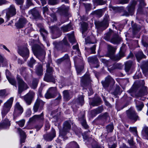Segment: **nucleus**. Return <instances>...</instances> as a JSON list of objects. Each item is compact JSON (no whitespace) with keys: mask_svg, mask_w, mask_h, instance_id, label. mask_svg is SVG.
I'll list each match as a JSON object with an SVG mask.
<instances>
[{"mask_svg":"<svg viewBox=\"0 0 148 148\" xmlns=\"http://www.w3.org/2000/svg\"><path fill=\"white\" fill-rule=\"evenodd\" d=\"M109 21V16L105 14L102 21H96L95 23L96 27L98 29L101 28L103 30H104L108 26Z\"/></svg>","mask_w":148,"mask_h":148,"instance_id":"nucleus-1","label":"nucleus"},{"mask_svg":"<svg viewBox=\"0 0 148 148\" xmlns=\"http://www.w3.org/2000/svg\"><path fill=\"white\" fill-rule=\"evenodd\" d=\"M13 100L14 98L11 97L4 104L1 110V114L3 116H5L10 110Z\"/></svg>","mask_w":148,"mask_h":148,"instance_id":"nucleus-2","label":"nucleus"},{"mask_svg":"<svg viewBox=\"0 0 148 148\" xmlns=\"http://www.w3.org/2000/svg\"><path fill=\"white\" fill-rule=\"evenodd\" d=\"M18 88V93L21 94L23 91L29 88L27 84L20 77L17 76V78Z\"/></svg>","mask_w":148,"mask_h":148,"instance_id":"nucleus-3","label":"nucleus"},{"mask_svg":"<svg viewBox=\"0 0 148 148\" xmlns=\"http://www.w3.org/2000/svg\"><path fill=\"white\" fill-rule=\"evenodd\" d=\"M71 129L70 122L68 121H65L63 124L62 130L60 131V133L62 135L64 136L69 132Z\"/></svg>","mask_w":148,"mask_h":148,"instance_id":"nucleus-4","label":"nucleus"},{"mask_svg":"<svg viewBox=\"0 0 148 148\" xmlns=\"http://www.w3.org/2000/svg\"><path fill=\"white\" fill-rule=\"evenodd\" d=\"M16 14V10L15 6L11 5L7 9L6 12V17L8 20L11 17L13 16Z\"/></svg>","mask_w":148,"mask_h":148,"instance_id":"nucleus-5","label":"nucleus"},{"mask_svg":"<svg viewBox=\"0 0 148 148\" xmlns=\"http://www.w3.org/2000/svg\"><path fill=\"white\" fill-rule=\"evenodd\" d=\"M23 112V109L20 105L19 103H17L15 106L13 114L14 119L20 115Z\"/></svg>","mask_w":148,"mask_h":148,"instance_id":"nucleus-6","label":"nucleus"},{"mask_svg":"<svg viewBox=\"0 0 148 148\" xmlns=\"http://www.w3.org/2000/svg\"><path fill=\"white\" fill-rule=\"evenodd\" d=\"M127 116L130 119L136 121L139 119L138 116L137 115L135 111L133 109H130L127 111Z\"/></svg>","mask_w":148,"mask_h":148,"instance_id":"nucleus-7","label":"nucleus"},{"mask_svg":"<svg viewBox=\"0 0 148 148\" xmlns=\"http://www.w3.org/2000/svg\"><path fill=\"white\" fill-rule=\"evenodd\" d=\"M35 95V93L32 91H29L24 97V99L26 103L29 105L31 103L32 100Z\"/></svg>","mask_w":148,"mask_h":148,"instance_id":"nucleus-8","label":"nucleus"},{"mask_svg":"<svg viewBox=\"0 0 148 148\" xmlns=\"http://www.w3.org/2000/svg\"><path fill=\"white\" fill-rule=\"evenodd\" d=\"M115 82L114 79L110 76L108 75L105 78L104 81H102L101 83L104 88L108 87L111 84L113 85L114 84Z\"/></svg>","mask_w":148,"mask_h":148,"instance_id":"nucleus-9","label":"nucleus"},{"mask_svg":"<svg viewBox=\"0 0 148 148\" xmlns=\"http://www.w3.org/2000/svg\"><path fill=\"white\" fill-rule=\"evenodd\" d=\"M18 53L25 59V61L29 56V52L27 48L25 47L19 49L18 51Z\"/></svg>","mask_w":148,"mask_h":148,"instance_id":"nucleus-10","label":"nucleus"},{"mask_svg":"<svg viewBox=\"0 0 148 148\" xmlns=\"http://www.w3.org/2000/svg\"><path fill=\"white\" fill-rule=\"evenodd\" d=\"M125 47V45H123L120 48V50L119 53L115 56H112V60L114 61L118 60H120L121 58L125 56V54L123 50V48Z\"/></svg>","mask_w":148,"mask_h":148,"instance_id":"nucleus-11","label":"nucleus"},{"mask_svg":"<svg viewBox=\"0 0 148 148\" xmlns=\"http://www.w3.org/2000/svg\"><path fill=\"white\" fill-rule=\"evenodd\" d=\"M81 81V85L84 87L88 84L90 82L89 75L88 74H85L82 78Z\"/></svg>","mask_w":148,"mask_h":148,"instance_id":"nucleus-12","label":"nucleus"},{"mask_svg":"<svg viewBox=\"0 0 148 148\" xmlns=\"http://www.w3.org/2000/svg\"><path fill=\"white\" fill-rule=\"evenodd\" d=\"M27 22V21L25 18H20L15 24V25L17 28H21L24 26Z\"/></svg>","mask_w":148,"mask_h":148,"instance_id":"nucleus-13","label":"nucleus"},{"mask_svg":"<svg viewBox=\"0 0 148 148\" xmlns=\"http://www.w3.org/2000/svg\"><path fill=\"white\" fill-rule=\"evenodd\" d=\"M44 104V102L42 100L37 99L35 102L33 106V110L35 112H37L39 106H42Z\"/></svg>","mask_w":148,"mask_h":148,"instance_id":"nucleus-14","label":"nucleus"},{"mask_svg":"<svg viewBox=\"0 0 148 148\" xmlns=\"http://www.w3.org/2000/svg\"><path fill=\"white\" fill-rule=\"evenodd\" d=\"M55 136V131L54 129H53L51 133L44 135L43 137L44 139L46 140L50 141Z\"/></svg>","mask_w":148,"mask_h":148,"instance_id":"nucleus-15","label":"nucleus"},{"mask_svg":"<svg viewBox=\"0 0 148 148\" xmlns=\"http://www.w3.org/2000/svg\"><path fill=\"white\" fill-rule=\"evenodd\" d=\"M64 98L66 101L69 100L72 96V92L69 90H64L63 92Z\"/></svg>","mask_w":148,"mask_h":148,"instance_id":"nucleus-16","label":"nucleus"},{"mask_svg":"<svg viewBox=\"0 0 148 148\" xmlns=\"http://www.w3.org/2000/svg\"><path fill=\"white\" fill-rule=\"evenodd\" d=\"M116 50V48H114L111 46H108V55L109 57L112 60V56H115V55H114V54Z\"/></svg>","mask_w":148,"mask_h":148,"instance_id":"nucleus-17","label":"nucleus"},{"mask_svg":"<svg viewBox=\"0 0 148 148\" xmlns=\"http://www.w3.org/2000/svg\"><path fill=\"white\" fill-rule=\"evenodd\" d=\"M147 87L143 86L138 93V96L139 97H142L147 95Z\"/></svg>","mask_w":148,"mask_h":148,"instance_id":"nucleus-18","label":"nucleus"},{"mask_svg":"<svg viewBox=\"0 0 148 148\" xmlns=\"http://www.w3.org/2000/svg\"><path fill=\"white\" fill-rule=\"evenodd\" d=\"M44 119L43 113H42L40 115H35L29 119L30 121H35L37 120H43Z\"/></svg>","mask_w":148,"mask_h":148,"instance_id":"nucleus-19","label":"nucleus"},{"mask_svg":"<svg viewBox=\"0 0 148 148\" xmlns=\"http://www.w3.org/2000/svg\"><path fill=\"white\" fill-rule=\"evenodd\" d=\"M44 80L47 82H51L55 83V80L52 74H46L44 78Z\"/></svg>","mask_w":148,"mask_h":148,"instance_id":"nucleus-20","label":"nucleus"},{"mask_svg":"<svg viewBox=\"0 0 148 148\" xmlns=\"http://www.w3.org/2000/svg\"><path fill=\"white\" fill-rule=\"evenodd\" d=\"M18 131L20 135L21 143L25 142V140L26 138L25 133L20 128H18Z\"/></svg>","mask_w":148,"mask_h":148,"instance_id":"nucleus-21","label":"nucleus"},{"mask_svg":"<svg viewBox=\"0 0 148 148\" xmlns=\"http://www.w3.org/2000/svg\"><path fill=\"white\" fill-rule=\"evenodd\" d=\"M141 67L144 73L147 72L148 71V60L143 61Z\"/></svg>","mask_w":148,"mask_h":148,"instance_id":"nucleus-22","label":"nucleus"},{"mask_svg":"<svg viewBox=\"0 0 148 148\" xmlns=\"http://www.w3.org/2000/svg\"><path fill=\"white\" fill-rule=\"evenodd\" d=\"M10 125V121L8 119H6L2 123H0V129L6 128L9 127Z\"/></svg>","mask_w":148,"mask_h":148,"instance_id":"nucleus-23","label":"nucleus"},{"mask_svg":"<svg viewBox=\"0 0 148 148\" xmlns=\"http://www.w3.org/2000/svg\"><path fill=\"white\" fill-rule=\"evenodd\" d=\"M135 102L137 110L138 111H141L144 106L143 103L137 100H135Z\"/></svg>","mask_w":148,"mask_h":148,"instance_id":"nucleus-24","label":"nucleus"},{"mask_svg":"<svg viewBox=\"0 0 148 148\" xmlns=\"http://www.w3.org/2000/svg\"><path fill=\"white\" fill-rule=\"evenodd\" d=\"M121 38L117 36H116L112 38L111 40V42L114 44H118L121 41Z\"/></svg>","mask_w":148,"mask_h":148,"instance_id":"nucleus-25","label":"nucleus"},{"mask_svg":"<svg viewBox=\"0 0 148 148\" xmlns=\"http://www.w3.org/2000/svg\"><path fill=\"white\" fill-rule=\"evenodd\" d=\"M36 72V74L39 76L42 75L43 69L42 66L41 64H39L37 67Z\"/></svg>","mask_w":148,"mask_h":148,"instance_id":"nucleus-26","label":"nucleus"},{"mask_svg":"<svg viewBox=\"0 0 148 148\" xmlns=\"http://www.w3.org/2000/svg\"><path fill=\"white\" fill-rule=\"evenodd\" d=\"M84 114H82V117L79 118V119L81 121V123L83 127L86 129H87L88 127V125L86 124V122L85 119L84 118Z\"/></svg>","mask_w":148,"mask_h":148,"instance_id":"nucleus-27","label":"nucleus"},{"mask_svg":"<svg viewBox=\"0 0 148 148\" xmlns=\"http://www.w3.org/2000/svg\"><path fill=\"white\" fill-rule=\"evenodd\" d=\"M66 148H79V146L76 142L73 141L68 144Z\"/></svg>","mask_w":148,"mask_h":148,"instance_id":"nucleus-28","label":"nucleus"},{"mask_svg":"<svg viewBox=\"0 0 148 148\" xmlns=\"http://www.w3.org/2000/svg\"><path fill=\"white\" fill-rule=\"evenodd\" d=\"M135 56L138 62L142 58H145V56L143 54L142 51H140L136 53Z\"/></svg>","mask_w":148,"mask_h":148,"instance_id":"nucleus-29","label":"nucleus"},{"mask_svg":"<svg viewBox=\"0 0 148 148\" xmlns=\"http://www.w3.org/2000/svg\"><path fill=\"white\" fill-rule=\"evenodd\" d=\"M47 90L55 97L56 96L58 92L56 87H51L49 88Z\"/></svg>","mask_w":148,"mask_h":148,"instance_id":"nucleus-30","label":"nucleus"},{"mask_svg":"<svg viewBox=\"0 0 148 148\" xmlns=\"http://www.w3.org/2000/svg\"><path fill=\"white\" fill-rule=\"evenodd\" d=\"M136 3L135 1H133L131 4L128 7V10L130 13H132L134 9V6Z\"/></svg>","mask_w":148,"mask_h":148,"instance_id":"nucleus-31","label":"nucleus"},{"mask_svg":"<svg viewBox=\"0 0 148 148\" xmlns=\"http://www.w3.org/2000/svg\"><path fill=\"white\" fill-rule=\"evenodd\" d=\"M101 101V99L99 97H97L93 100L91 104L93 106H97L100 104Z\"/></svg>","mask_w":148,"mask_h":148,"instance_id":"nucleus-32","label":"nucleus"},{"mask_svg":"<svg viewBox=\"0 0 148 148\" xmlns=\"http://www.w3.org/2000/svg\"><path fill=\"white\" fill-rule=\"evenodd\" d=\"M32 14L33 16L36 19L39 18L40 14L37 10L35 9H33L31 10Z\"/></svg>","mask_w":148,"mask_h":148,"instance_id":"nucleus-33","label":"nucleus"},{"mask_svg":"<svg viewBox=\"0 0 148 148\" xmlns=\"http://www.w3.org/2000/svg\"><path fill=\"white\" fill-rule=\"evenodd\" d=\"M132 64L131 61H129L125 63V69L126 72H128Z\"/></svg>","mask_w":148,"mask_h":148,"instance_id":"nucleus-34","label":"nucleus"},{"mask_svg":"<svg viewBox=\"0 0 148 148\" xmlns=\"http://www.w3.org/2000/svg\"><path fill=\"white\" fill-rule=\"evenodd\" d=\"M6 77L10 83L17 87L16 82L14 78L10 77L6 75Z\"/></svg>","mask_w":148,"mask_h":148,"instance_id":"nucleus-35","label":"nucleus"},{"mask_svg":"<svg viewBox=\"0 0 148 148\" xmlns=\"http://www.w3.org/2000/svg\"><path fill=\"white\" fill-rule=\"evenodd\" d=\"M88 26L87 24L85 22H83L81 24V27L82 29V33L84 36V37L86 36V35L84 34V33L87 30Z\"/></svg>","mask_w":148,"mask_h":148,"instance_id":"nucleus-36","label":"nucleus"},{"mask_svg":"<svg viewBox=\"0 0 148 148\" xmlns=\"http://www.w3.org/2000/svg\"><path fill=\"white\" fill-rule=\"evenodd\" d=\"M40 32L43 37V39L44 41H45L48 32L44 29L42 28L40 29Z\"/></svg>","mask_w":148,"mask_h":148,"instance_id":"nucleus-37","label":"nucleus"},{"mask_svg":"<svg viewBox=\"0 0 148 148\" xmlns=\"http://www.w3.org/2000/svg\"><path fill=\"white\" fill-rule=\"evenodd\" d=\"M69 39V41L73 44L76 40L75 39L74 33H72L71 34H68L67 35Z\"/></svg>","mask_w":148,"mask_h":148,"instance_id":"nucleus-38","label":"nucleus"},{"mask_svg":"<svg viewBox=\"0 0 148 148\" xmlns=\"http://www.w3.org/2000/svg\"><path fill=\"white\" fill-rule=\"evenodd\" d=\"M88 61L93 64H97L98 62V59L96 56L89 57L88 58Z\"/></svg>","mask_w":148,"mask_h":148,"instance_id":"nucleus-39","label":"nucleus"},{"mask_svg":"<svg viewBox=\"0 0 148 148\" xmlns=\"http://www.w3.org/2000/svg\"><path fill=\"white\" fill-rule=\"evenodd\" d=\"M92 14L96 15L98 17H101L103 14L102 11L101 10H99L94 11L92 13Z\"/></svg>","mask_w":148,"mask_h":148,"instance_id":"nucleus-40","label":"nucleus"},{"mask_svg":"<svg viewBox=\"0 0 148 148\" xmlns=\"http://www.w3.org/2000/svg\"><path fill=\"white\" fill-rule=\"evenodd\" d=\"M103 110V108L102 107H99L96 109L92 111L93 114L96 115L101 113Z\"/></svg>","mask_w":148,"mask_h":148,"instance_id":"nucleus-41","label":"nucleus"},{"mask_svg":"<svg viewBox=\"0 0 148 148\" xmlns=\"http://www.w3.org/2000/svg\"><path fill=\"white\" fill-rule=\"evenodd\" d=\"M133 32L136 34L139 31L140 29V26L139 25H137L136 24H134L132 26Z\"/></svg>","mask_w":148,"mask_h":148,"instance_id":"nucleus-42","label":"nucleus"},{"mask_svg":"<svg viewBox=\"0 0 148 148\" xmlns=\"http://www.w3.org/2000/svg\"><path fill=\"white\" fill-rule=\"evenodd\" d=\"M71 26L70 24H68L62 27V29L64 32L69 31L71 30Z\"/></svg>","mask_w":148,"mask_h":148,"instance_id":"nucleus-43","label":"nucleus"},{"mask_svg":"<svg viewBox=\"0 0 148 148\" xmlns=\"http://www.w3.org/2000/svg\"><path fill=\"white\" fill-rule=\"evenodd\" d=\"M77 102L82 106L84 103V98L82 95L80 96L77 99Z\"/></svg>","mask_w":148,"mask_h":148,"instance_id":"nucleus-44","label":"nucleus"},{"mask_svg":"<svg viewBox=\"0 0 148 148\" xmlns=\"http://www.w3.org/2000/svg\"><path fill=\"white\" fill-rule=\"evenodd\" d=\"M38 80L37 79L34 78L33 79L32 83V87L33 89L36 88L38 83Z\"/></svg>","mask_w":148,"mask_h":148,"instance_id":"nucleus-45","label":"nucleus"},{"mask_svg":"<svg viewBox=\"0 0 148 148\" xmlns=\"http://www.w3.org/2000/svg\"><path fill=\"white\" fill-rule=\"evenodd\" d=\"M45 96L46 98L48 99L53 98L55 97L48 90H47V92L45 94Z\"/></svg>","mask_w":148,"mask_h":148,"instance_id":"nucleus-46","label":"nucleus"},{"mask_svg":"<svg viewBox=\"0 0 148 148\" xmlns=\"http://www.w3.org/2000/svg\"><path fill=\"white\" fill-rule=\"evenodd\" d=\"M107 131L108 132H111L112 131L114 128L113 125V124H111L106 126Z\"/></svg>","mask_w":148,"mask_h":148,"instance_id":"nucleus-47","label":"nucleus"},{"mask_svg":"<svg viewBox=\"0 0 148 148\" xmlns=\"http://www.w3.org/2000/svg\"><path fill=\"white\" fill-rule=\"evenodd\" d=\"M36 60L33 59V58H32L28 63V65L30 67L32 68Z\"/></svg>","mask_w":148,"mask_h":148,"instance_id":"nucleus-48","label":"nucleus"},{"mask_svg":"<svg viewBox=\"0 0 148 148\" xmlns=\"http://www.w3.org/2000/svg\"><path fill=\"white\" fill-rule=\"evenodd\" d=\"M52 33H53L55 32H58L59 28L56 26H51L49 27Z\"/></svg>","mask_w":148,"mask_h":148,"instance_id":"nucleus-49","label":"nucleus"},{"mask_svg":"<svg viewBox=\"0 0 148 148\" xmlns=\"http://www.w3.org/2000/svg\"><path fill=\"white\" fill-rule=\"evenodd\" d=\"M129 129L130 132L133 133L135 135H137V132L136 127H130Z\"/></svg>","mask_w":148,"mask_h":148,"instance_id":"nucleus-50","label":"nucleus"},{"mask_svg":"<svg viewBox=\"0 0 148 148\" xmlns=\"http://www.w3.org/2000/svg\"><path fill=\"white\" fill-rule=\"evenodd\" d=\"M111 35V32H109L105 34L104 38L106 40H108Z\"/></svg>","mask_w":148,"mask_h":148,"instance_id":"nucleus-51","label":"nucleus"},{"mask_svg":"<svg viewBox=\"0 0 148 148\" xmlns=\"http://www.w3.org/2000/svg\"><path fill=\"white\" fill-rule=\"evenodd\" d=\"M16 123L18 124L21 127H23L24 125L25 120L24 119H22L19 121H16Z\"/></svg>","mask_w":148,"mask_h":148,"instance_id":"nucleus-52","label":"nucleus"},{"mask_svg":"<svg viewBox=\"0 0 148 148\" xmlns=\"http://www.w3.org/2000/svg\"><path fill=\"white\" fill-rule=\"evenodd\" d=\"M33 5L32 0H27L26 2V7L28 8L30 6Z\"/></svg>","mask_w":148,"mask_h":148,"instance_id":"nucleus-53","label":"nucleus"},{"mask_svg":"<svg viewBox=\"0 0 148 148\" xmlns=\"http://www.w3.org/2000/svg\"><path fill=\"white\" fill-rule=\"evenodd\" d=\"M57 0H49L48 4L51 5H54L57 3Z\"/></svg>","mask_w":148,"mask_h":148,"instance_id":"nucleus-54","label":"nucleus"},{"mask_svg":"<svg viewBox=\"0 0 148 148\" xmlns=\"http://www.w3.org/2000/svg\"><path fill=\"white\" fill-rule=\"evenodd\" d=\"M92 148H104L99 146L96 142H94L92 145Z\"/></svg>","mask_w":148,"mask_h":148,"instance_id":"nucleus-55","label":"nucleus"},{"mask_svg":"<svg viewBox=\"0 0 148 148\" xmlns=\"http://www.w3.org/2000/svg\"><path fill=\"white\" fill-rule=\"evenodd\" d=\"M143 131L145 133L147 139H148V127H144Z\"/></svg>","mask_w":148,"mask_h":148,"instance_id":"nucleus-56","label":"nucleus"},{"mask_svg":"<svg viewBox=\"0 0 148 148\" xmlns=\"http://www.w3.org/2000/svg\"><path fill=\"white\" fill-rule=\"evenodd\" d=\"M52 69L51 67L47 68V73L46 74H52L51 73L52 72Z\"/></svg>","mask_w":148,"mask_h":148,"instance_id":"nucleus-57","label":"nucleus"},{"mask_svg":"<svg viewBox=\"0 0 148 148\" xmlns=\"http://www.w3.org/2000/svg\"><path fill=\"white\" fill-rule=\"evenodd\" d=\"M31 114V112L30 109H28L26 112V116L27 117H29Z\"/></svg>","mask_w":148,"mask_h":148,"instance_id":"nucleus-58","label":"nucleus"},{"mask_svg":"<svg viewBox=\"0 0 148 148\" xmlns=\"http://www.w3.org/2000/svg\"><path fill=\"white\" fill-rule=\"evenodd\" d=\"M43 14H45V13L49 10L48 7L47 5L42 8Z\"/></svg>","mask_w":148,"mask_h":148,"instance_id":"nucleus-59","label":"nucleus"},{"mask_svg":"<svg viewBox=\"0 0 148 148\" xmlns=\"http://www.w3.org/2000/svg\"><path fill=\"white\" fill-rule=\"evenodd\" d=\"M96 45H94L93 46L90 48L92 53H95V50L96 48Z\"/></svg>","mask_w":148,"mask_h":148,"instance_id":"nucleus-60","label":"nucleus"},{"mask_svg":"<svg viewBox=\"0 0 148 148\" xmlns=\"http://www.w3.org/2000/svg\"><path fill=\"white\" fill-rule=\"evenodd\" d=\"M73 49H76L77 52L78 53H79V50L78 48V45L77 44V45H74L73 46Z\"/></svg>","mask_w":148,"mask_h":148,"instance_id":"nucleus-61","label":"nucleus"},{"mask_svg":"<svg viewBox=\"0 0 148 148\" xmlns=\"http://www.w3.org/2000/svg\"><path fill=\"white\" fill-rule=\"evenodd\" d=\"M52 119V122H57L58 121V117L55 116H54L53 118Z\"/></svg>","mask_w":148,"mask_h":148,"instance_id":"nucleus-62","label":"nucleus"},{"mask_svg":"<svg viewBox=\"0 0 148 148\" xmlns=\"http://www.w3.org/2000/svg\"><path fill=\"white\" fill-rule=\"evenodd\" d=\"M16 3L18 5H21L22 4L23 2V0H15Z\"/></svg>","mask_w":148,"mask_h":148,"instance_id":"nucleus-63","label":"nucleus"},{"mask_svg":"<svg viewBox=\"0 0 148 148\" xmlns=\"http://www.w3.org/2000/svg\"><path fill=\"white\" fill-rule=\"evenodd\" d=\"M85 8L87 10H89L91 9V5L90 4H86L85 5Z\"/></svg>","mask_w":148,"mask_h":148,"instance_id":"nucleus-64","label":"nucleus"}]
</instances>
